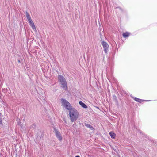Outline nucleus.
<instances>
[{
    "instance_id": "obj_1",
    "label": "nucleus",
    "mask_w": 157,
    "mask_h": 157,
    "mask_svg": "<svg viewBox=\"0 0 157 157\" xmlns=\"http://www.w3.org/2000/svg\"><path fill=\"white\" fill-rule=\"evenodd\" d=\"M79 115L78 112L75 108H73L69 111L70 119L72 122H75L77 120Z\"/></svg>"
},
{
    "instance_id": "obj_2",
    "label": "nucleus",
    "mask_w": 157,
    "mask_h": 157,
    "mask_svg": "<svg viewBox=\"0 0 157 157\" xmlns=\"http://www.w3.org/2000/svg\"><path fill=\"white\" fill-rule=\"evenodd\" d=\"M61 101L62 106L67 109L69 110V111L73 108L72 107L71 104L66 100L62 99H61Z\"/></svg>"
},
{
    "instance_id": "obj_3",
    "label": "nucleus",
    "mask_w": 157,
    "mask_h": 157,
    "mask_svg": "<svg viewBox=\"0 0 157 157\" xmlns=\"http://www.w3.org/2000/svg\"><path fill=\"white\" fill-rule=\"evenodd\" d=\"M26 17L27 18L29 22L30 26L36 32H37V30L36 29L35 26L34 25V23L32 21L30 16L29 14L27 12H26Z\"/></svg>"
},
{
    "instance_id": "obj_4",
    "label": "nucleus",
    "mask_w": 157,
    "mask_h": 157,
    "mask_svg": "<svg viewBox=\"0 0 157 157\" xmlns=\"http://www.w3.org/2000/svg\"><path fill=\"white\" fill-rule=\"evenodd\" d=\"M53 132L55 133L56 137L59 140H61L62 139V138L60 132L58 131L55 128H54V131H53Z\"/></svg>"
},
{
    "instance_id": "obj_5",
    "label": "nucleus",
    "mask_w": 157,
    "mask_h": 157,
    "mask_svg": "<svg viewBox=\"0 0 157 157\" xmlns=\"http://www.w3.org/2000/svg\"><path fill=\"white\" fill-rule=\"evenodd\" d=\"M102 44L104 48V51L106 53H107L108 49L109 48L108 44L105 42L103 41L102 42Z\"/></svg>"
},
{
    "instance_id": "obj_6",
    "label": "nucleus",
    "mask_w": 157,
    "mask_h": 157,
    "mask_svg": "<svg viewBox=\"0 0 157 157\" xmlns=\"http://www.w3.org/2000/svg\"><path fill=\"white\" fill-rule=\"evenodd\" d=\"M58 78L60 83L66 81L65 78L61 75H59Z\"/></svg>"
},
{
    "instance_id": "obj_7",
    "label": "nucleus",
    "mask_w": 157,
    "mask_h": 157,
    "mask_svg": "<svg viewBox=\"0 0 157 157\" xmlns=\"http://www.w3.org/2000/svg\"><path fill=\"white\" fill-rule=\"evenodd\" d=\"M62 85L61 87L63 89H64L65 90H67V83L66 82H61L60 83Z\"/></svg>"
},
{
    "instance_id": "obj_8",
    "label": "nucleus",
    "mask_w": 157,
    "mask_h": 157,
    "mask_svg": "<svg viewBox=\"0 0 157 157\" xmlns=\"http://www.w3.org/2000/svg\"><path fill=\"white\" fill-rule=\"evenodd\" d=\"M109 134L110 135V136L113 139L115 138L116 136V134H115V133H114L113 132H111L109 133Z\"/></svg>"
},
{
    "instance_id": "obj_9",
    "label": "nucleus",
    "mask_w": 157,
    "mask_h": 157,
    "mask_svg": "<svg viewBox=\"0 0 157 157\" xmlns=\"http://www.w3.org/2000/svg\"><path fill=\"white\" fill-rule=\"evenodd\" d=\"M79 104L83 108L86 109L87 108V106L82 101L79 102Z\"/></svg>"
},
{
    "instance_id": "obj_10",
    "label": "nucleus",
    "mask_w": 157,
    "mask_h": 157,
    "mask_svg": "<svg viewBox=\"0 0 157 157\" xmlns=\"http://www.w3.org/2000/svg\"><path fill=\"white\" fill-rule=\"evenodd\" d=\"M129 34L128 32H126L123 33V36L124 37H127L129 36Z\"/></svg>"
},
{
    "instance_id": "obj_11",
    "label": "nucleus",
    "mask_w": 157,
    "mask_h": 157,
    "mask_svg": "<svg viewBox=\"0 0 157 157\" xmlns=\"http://www.w3.org/2000/svg\"><path fill=\"white\" fill-rule=\"evenodd\" d=\"M134 100L136 101L137 102H141L142 101H143L141 99H139L138 98H135Z\"/></svg>"
},
{
    "instance_id": "obj_12",
    "label": "nucleus",
    "mask_w": 157,
    "mask_h": 157,
    "mask_svg": "<svg viewBox=\"0 0 157 157\" xmlns=\"http://www.w3.org/2000/svg\"><path fill=\"white\" fill-rule=\"evenodd\" d=\"M85 125L87 127L91 129H92L93 128L92 127H91L90 124H86Z\"/></svg>"
},
{
    "instance_id": "obj_13",
    "label": "nucleus",
    "mask_w": 157,
    "mask_h": 157,
    "mask_svg": "<svg viewBox=\"0 0 157 157\" xmlns=\"http://www.w3.org/2000/svg\"><path fill=\"white\" fill-rule=\"evenodd\" d=\"M75 157H80L79 156H75Z\"/></svg>"
}]
</instances>
